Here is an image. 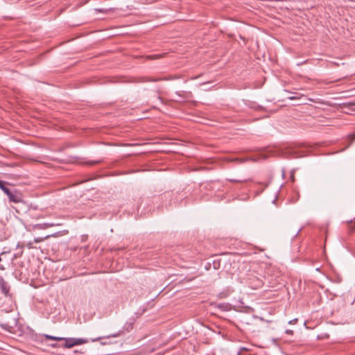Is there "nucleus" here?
I'll list each match as a JSON object with an SVG mask.
<instances>
[{
    "label": "nucleus",
    "mask_w": 355,
    "mask_h": 355,
    "mask_svg": "<svg viewBox=\"0 0 355 355\" xmlns=\"http://www.w3.org/2000/svg\"><path fill=\"white\" fill-rule=\"evenodd\" d=\"M246 283L252 289H258L263 284L261 279L253 275L248 277Z\"/></svg>",
    "instance_id": "f257e3e1"
},
{
    "label": "nucleus",
    "mask_w": 355,
    "mask_h": 355,
    "mask_svg": "<svg viewBox=\"0 0 355 355\" xmlns=\"http://www.w3.org/2000/svg\"><path fill=\"white\" fill-rule=\"evenodd\" d=\"M6 195L8 196L10 202L19 203L22 201V196L21 193L16 189L13 191L10 190Z\"/></svg>",
    "instance_id": "f03ea898"
},
{
    "label": "nucleus",
    "mask_w": 355,
    "mask_h": 355,
    "mask_svg": "<svg viewBox=\"0 0 355 355\" xmlns=\"http://www.w3.org/2000/svg\"><path fill=\"white\" fill-rule=\"evenodd\" d=\"M0 288L3 293L5 295H8L10 286L8 285V283L3 279V277H0Z\"/></svg>",
    "instance_id": "7ed1b4c3"
},
{
    "label": "nucleus",
    "mask_w": 355,
    "mask_h": 355,
    "mask_svg": "<svg viewBox=\"0 0 355 355\" xmlns=\"http://www.w3.org/2000/svg\"><path fill=\"white\" fill-rule=\"evenodd\" d=\"M122 333H123V331H119L116 333H114V334L106 336L98 337V338H92V339H91V342H92V343L96 342V341H98V340H101L103 338H117V337H119L122 334Z\"/></svg>",
    "instance_id": "20e7f679"
},
{
    "label": "nucleus",
    "mask_w": 355,
    "mask_h": 355,
    "mask_svg": "<svg viewBox=\"0 0 355 355\" xmlns=\"http://www.w3.org/2000/svg\"><path fill=\"white\" fill-rule=\"evenodd\" d=\"M63 340L64 343L62 345V347L64 348L69 349L76 346L74 343V338H64Z\"/></svg>",
    "instance_id": "39448f33"
},
{
    "label": "nucleus",
    "mask_w": 355,
    "mask_h": 355,
    "mask_svg": "<svg viewBox=\"0 0 355 355\" xmlns=\"http://www.w3.org/2000/svg\"><path fill=\"white\" fill-rule=\"evenodd\" d=\"M215 306L223 311H228L231 309V304L229 303L216 304Z\"/></svg>",
    "instance_id": "423d86ee"
},
{
    "label": "nucleus",
    "mask_w": 355,
    "mask_h": 355,
    "mask_svg": "<svg viewBox=\"0 0 355 355\" xmlns=\"http://www.w3.org/2000/svg\"><path fill=\"white\" fill-rule=\"evenodd\" d=\"M24 245L23 244L18 243L17 245V252L14 254V259H17L20 257L23 254V249Z\"/></svg>",
    "instance_id": "0eeeda50"
},
{
    "label": "nucleus",
    "mask_w": 355,
    "mask_h": 355,
    "mask_svg": "<svg viewBox=\"0 0 355 355\" xmlns=\"http://www.w3.org/2000/svg\"><path fill=\"white\" fill-rule=\"evenodd\" d=\"M74 343L76 345H83V344H85V343H89V340L87 339V338H74Z\"/></svg>",
    "instance_id": "6e6552de"
},
{
    "label": "nucleus",
    "mask_w": 355,
    "mask_h": 355,
    "mask_svg": "<svg viewBox=\"0 0 355 355\" xmlns=\"http://www.w3.org/2000/svg\"><path fill=\"white\" fill-rule=\"evenodd\" d=\"M8 183L0 180V189L6 194L10 189L7 187Z\"/></svg>",
    "instance_id": "1a4fd4ad"
},
{
    "label": "nucleus",
    "mask_w": 355,
    "mask_h": 355,
    "mask_svg": "<svg viewBox=\"0 0 355 355\" xmlns=\"http://www.w3.org/2000/svg\"><path fill=\"white\" fill-rule=\"evenodd\" d=\"M229 160L230 162H236L240 164L243 163L248 160H252V162H256V159L254 158H245V159L234 158V159H230Z\"/></svg>",
    "instance_id": "9d476101"
},
{
    "label": "nucleus",
    "mask_w": 355,
    "mask_h": 355,
    "mask_svg": "<svg viewBox=\"0 0 355 355\" xmlns=\"http://www.w3.org/2000/svg\"><path fill=\"white\" fill-rule=\"evenodd\" d=\"M287 153L288 154L289 157H293V158H297V157H300L302 156V155H299L298 152H297L293 149L288 150Z\"/></svg>",
    "instance_id": "9b49d317"
},
{
    "label": "nucleus",
    "mask_w": 355,
    "mask_h": 355,
    "mask_svg": "<svg viewBox=\"0 0 355 355\" xmlns=\"http://www.w3.org/2000/svg\"><path fill=\"white\" fill-rule=\"evenodd\" d=\"M44 336L48 339V340H58V341H61V340H63L64 339V337H58V336H50V335H47V334H45L44 335Z\"/></svg>",
    "instance_id": "f8f14e48"
},
{
    "label": "nucleus",
    "mask_w": 355,
    "mask_h": 355,
    "mask_svg": "<svg viewBox=\"0 0 355 355\" xmlns=\"http://www.w3.org/2000/svg\"><path fill=\"white\" fill-rule=\"evenodd\" d=\"M157 79H153L150 78H141L139 82L145 83V82H155L157 81Z\"/></svg>",
    "instance_id": "ddd939ff"
},
{
    "label": "nucleus",
    "mask_w": 355,
    "mask_h": 355,
    "mask_svg": "<svg viewBox=\"0 0 355 355\" xmlns=\"http://www.w3.org/2000/svg\"><path fill=\"white\" fill-rule=\"evenodd\" d=\"M348 139L350 140L351 143L355 140V131L348 135Z\"/></svg>",
    "instance_id": "4468645a"
},
{
    "label": "nucleus",
    "mask_w": 355,
    "mask_h": 355,
    "mask_svg": "<svg viewBox=\"0 0 355 355\" xmlns=\"http://www.w3.org/2000/svg\"><path fill=\"white\" fill-rule=\"evenodd\" d=\"M101 161L100 160H96V161H90V162H86V164L87 165H94V164H98L100 163Z\"/></svg>",
    "instance_id": "2eb2a0df"
},
{
    "label": "nucleus",
    "mask_w": 355,
    "mask_h": 355,
    "mask_svg": "<svg viewBox=\"0 0 355 355\" xmlns=\"http://www.w3.org/2000/svg\"><path fill=\"white\" fill-rule=\"evenodd\" d=\"M44 238H42V237H37V238H35L34 241H35V243H40V242L43 241H44Z\"/></svg>",
    "instance_id": "dca6fc26"
},
{
    "label": "nucleus",
    "mask_w": 355,
    "mask_h": 355,
    "mask_svg": "<svg viewBox=\"0 0 355 355\" xmlns=\"http://www.w3.org/2000/svg\"><path fill=\"white\" fill-rule=\"evenodd\" d=\"M288 98L290 100L298 99L299 97L297 96L292 95L291 96H288Z\"/></svg>",
    "instance_id": "f3484780"
},
{
    "label": "nucleus",
    "mask_w": 355,
    "mask_h": 355,
    "mask_svg": "<svg viewBox=\"0 0 355 355\" xmlns=\"http://www.w3.org/2000/svg\"><path fill=\"white\" fill-rule=\"evenodd\" d=\"M1 326V327H2L3 329H6V330H7V329H8V327H9V325H8V324H2Z\"/></svg>",
    "instance_id": "a211bd4d"
},
{
    "label": "nucleus",
    "mask_w": 355,
    "mask_h": 355,
    "mask_svg": "<svg viewBox=\"0 0 355 355\" xmlns=\"http://www.w3.org/2000/svg\"><path fill=\"white\" fill-rule=\"evenodd\" d=\"M50 346H51L52 347H62V345H60L58 343H52V344L50 345Z\"/></svg>",
    "instance_id": "6ab92c4d"
},
{
    "label": "nucleus",
    "mask_w": 355,
    "mask_h": 355,
    "mask_svg": "<svg viewBox=\"0 0 355 355\" xmlns=\"http://www.w3.org/2000/svg\"><path fill=\"white\" fill-rule=\"evenodd\" d=\"M28 248H33V243L31 242H29L28 244H27Z\"/></svg>",
    "instance_id": "aec40b11"
},
{
    "label": "nucleus",
    "mask_w": 355,
    "mask_h": 355,
    "mask_svg": "<svg viewBox=\"0 0 355 355\" xmlns=\"http://www.w3.org/2000/svg\"><path fill=\"white\" fill-rule=\"evenodd\" d=\"M349 228L350 229L351 231H353L354 227L352 225V223H350L349 226Z\"/></svg>",
    "instance_id": "412c9836"
},
{
    "label": "nucleus",
    "mask_w": 355,
    "mask_h": 355,
    "mask_svg": "<svg viewBox=\"0 0 355 355\" xmlns=\"http://www.w3.org/2000/svg\"><path fill=\"white\" fill-rule=\"evenodd\" d=\"M219 297H220V298H222V297H227V295H224L223 293H220V294H219Z\"/></svg>",
    "instance_id": "4be33fe9"
},
{
    "label": "nucleus",
    "mask_w": 355,
    "mask_h": 355,
    "mask_svg": "<svg viewBox=\"0 0 355 355\" xmlns=\"http://www.w3.org/2000/svg\"><path fill=\"white\" fill-rule=\"evenodd\" d=\"M5 254H6V252H2V253H1V254H0V262L2 261V258H1V257H2L3 255H4Z\"/></svg>",
    "instance_id": "5701e85b"
},
{
    "label": "nucleus",
    "mask_w": 355,
    "mask_h": 355,
    "mask_svg": "<svg viewBox=\"0 0 355 355\" xmlns=\"http://www.w3.org/2000/svg\"><path fill=\"white\" fill-rule=\"evenodd\" d=\"M96 10L99 12H104V10L103 9H96Z\"/></svg>",
    "instance_id": "b1692460"
},
{
    "label": "nucleus",
    "mask_w": 355,
    "mask_h": 355,
    "mask_svg": "<svg viewBox=\"0 0 355 355\" xmlns=\"http://www.w3.org/2000/svg\"><path fill=\"white\" fill-rule=\"evenodd\" d=\"M0 270H5V267L1 264H0Z\"/></svg>",
    "instance_id": "393cba45"
},
{
    "label": "nucleus",
    "mask_w": 355,
    "mask_h": 355,
    "mask_svg": "<svg viewBox=\"0 0 355 355\" xmlns=\"http://www.w3.org/2000/svg\"><path fill=\"white\" fill-rule=\"evenodd\" d=\"M286 332L287 334H293V331L292 330H286Z\"/></svg>",
    "instance_id": "a878e982"
},
{
    "label": "nucleus",
    "mask_w": 355,
    "mask_h": 355,
    "mask_svg": "<svg viewBox=\"0 0 355 355\" xmlns=\"http://www.w3.org/2000/svg\"><path fill=\"white\" fill-rule=\"evenodd\" d=\"M157 98L162 103V98L161 96H158Z\"/></svg>",
    "instance_id": "bb28decb"
},
{
    "label": "nucleus",
    "mask_w": 355,
    "mask_h": 355,
    "mask_svg": "<svg viewBox=\"0 0 355 355\" xmlns=\"http://www.w3.org/2000/svg\"><path fill=\"white\" fill-rule=\"evenodd\" d=\"M101 344L102 345H105L107 343H104V342H101Z\"/></svg>",
    "instance_id": "cd10ccee"
},
{
    "label": "nucleus",
    "mask_w": 355,
    "mask_h": 355,
    "mask_svg": "<svg viewBox=\"0 0 355 355\" xmlns=\"http://www.w3.org/2000/svg\"><path fill=\"white\" fill-rule=\"evenodd\" d=\"M230 181L231 182H236V180H231Z\"/></svg>",
    "instance_id": "c85d7f7f"
}]
</instances>
